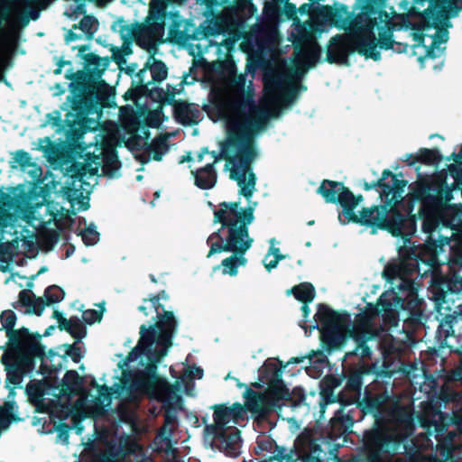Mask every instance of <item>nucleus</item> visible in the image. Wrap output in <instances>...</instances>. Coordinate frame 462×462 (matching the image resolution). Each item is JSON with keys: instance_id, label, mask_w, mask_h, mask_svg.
I'll list each match as a JSON object with an SVG mask.
<instances>
[{"instance_id": "f8f14e48", "label": "nucleus", "mask_w": 462, "mask_h": 462, "mask_svg": "<svg viewBox=\"0 0 462 462\" xmlns=\"http://www.w3.org/2000/svg\"><path fill=\"white\" fill-rule=\"evenodd\" d=\"M316 324L311 328L320 332V340L328 351L340 348L346 340V324L349 314L339 313L326 304H319L315 314Z\"/></svg>"}, {"instance_id": "a878e982", "label": "nucleus", "mask_w": 462, "mask_h": 462, "mask_svg": "<svg viewBox=\"0 0 462 462\" xmlns=\"http://www.w3.org/2000/svg\"><path fill=\"white\" fill-rule=\"evenodd\" d=\"M321 54V48L318 42H314L311 46L300 51V60L296 63L295 73L300 79L308 69L316 66L319 61Z\"/></svg>"}, {"instance_id": "4d7b16f0", "label": "nucleus", "mask_w": 462, "mask_h": 462, "mask_svg": "<svg viewBox=\"0 0 462 462\" xmlns=\"http://www.w3.org/2000/svg\"><path fill=\"white\" fill-rule=\"evenodd\" d=\"M102 316L103 310L99 311L97 310H88L82 314L83 320L88 325L99 322L102 319Z\"/></svg>"}, {"instance_id": "13d9d810", "label": "nucleus", "mask_w": 462, "mask_h": 462, "mask_svg": "<svg viewBox=\"0 0 462 462\" xmlns=\"http://www.w3.org/2000/svg\"><path fill=\"white\" fill-rule=\"evenodd\" d=\"M224 424H217L214 421V424L207 425L205 427V431L207 434L213 435L216 439H222V437H226Z\"/></svg>"}, {"instance_id": "052dcab7", "label": "nucleus", "mask_w": 462, "mask_h": 462, "mask_svg": "<svg viewBox=\"0 0 462 462\" xmlns=\"http://www.w3.org/2000/svg\"><path fill=\"white\" fill-rule=\"evenodd\" d=\"M18 298H19V303L22 306L27 307L29 309L32 307V304L33 303V300L36 298V296L30 290H22L19 292Z\"/></svg>"}, {"instance_id": "72a5a7b5", "label": "nucleus", "mask_w": 462, "mask_h": 462, "mask_svg": "<svg viewBox=\"0 0 462 462\" xmlns=\"http://www.w3.org/2000/svg\"><path fill=\"white\" fill-rule=\"evenodd\" d=\"M144 151L152 155V159L160 162L162 156L169 151L168 136L160 134L151 143H145Z\"/></svg>"}, {"instance_id": "4be33fe9", "label": "nucleus", "mask_w": 462, "mask_h": 462, "mask_svg": "<svg viewBox=\"0 0 462 462\" xmlns=\"http://www.w3.org/2000/svg\"><path fill=\"white\" fill-rule=\"evenodd\" d=\"M335 8L328 5H318L311 14L312 20L318 23V26L322 28L325 24L337 25L343 21V16L348 14V8L344 4H334Z\"/></svg>"}, {"instance_id": "6ab92c4d", "label": "nucleus", "mask_w": 462, "mask_h": 462, "mask_svg": "<svg viewBox=\"0 0 462 462\" xmlns=\"http://www.w3.org/2000/svg\"><path fill=\"white\" fill-rule=\"evenodd\" d=\"M360 398L341 396L339 399L340 409L330 420L331 430L336 435L344 433L352 427L356 420L355 412L358 410L357 402Z\"/></svg>"}, {"instance_id": "f03ea898", "label": "nucleus", "mask_w": 462, "mask_h": 462, "mask_svg": "<svg viewBox=\"0 0 462 462\" xmlns=\"http://www.w3.org/2000/svg\"><path fill=\"white\" fill-rule=\"evenodd\" d=\"M84 68L74 71L69 69L65 79L69 84V95L61 109H70L66 114L68 138L80 140L84 134L96 128L97 122L88 117L90 115L101 114L103 109L113 107L115 103L114 89L102 79L101 57L90 52L82 56Z\"/></svg>"}, {"instance_id": "2f4dec72", "label": "nucleus", "mask_w": 462, "mask_h": 462, "mask_svg": "<svg viewBox=\"0 0 462 462\" xmlns=\"http://www.w3.org/2000/svg\"><path fill=\"white\" fill-rule=\"evenodd\" d=\"M409 158H412V162H409V166H414L417 162L437 166L443 160V156L437 148H420L416 154L410 153Z\"/></svg>"}, {"instance_id": "423d86ee", "label": "nucleus", "mask_w": 462, "mask_h": 462, "mask_svg": "<svg viewBox=\"0 0 462 462\" xmlns=\"http://www.w3.org/2000/svg\"><path fill=\"white\" fill-rule=\"evenodd\" d=\"M394 46L393 30L390 27H381L378 38L374 32V26H365L359 32L345 36L337 34L329 40L325 61L329 64H348L349 55L356 52L365 59L374 61L381 60L377 50H391Z\"/></svg>"}, {"instance_id": "2eb2a0df", "label": "nucleus", "mask_w": 462, "mask_h": 462, "mask_svg": "<svg viewBox=\"0 0 462 462\" xmlns=\"http://www.w3.org/2000/svg\"><path fill=\"white\" fill-rule=\"evenodd\" d=\"M398 174L392 172L389 169H385L382 172V176L377 180L372 182L365 181L363 188L365 190H370L379 188V197L383 201L382 205H378L383 210L387 211L391 215L393 208L403 202V193L408 181L399 180Z\"/></svg>"}, {"instance_id": "69168bd1", "label": "nucleus", "mask_w": 462, "mask_h": 462, "mask_svg": "<svg viewBox=\"0 0 462 462\" xmlns=\"http://www.w3.org/2000/svg\"><path fill=\"white\" fill-rule=\"evenodd\" d=\"M298 88L306 89L307 88L303 85L299 86H291L289 87L283 94L284 102L291 104L296 98L298 95Z\"/></svg>"}, {"instance_id": "b1692460", "label": "nucleus", "mask_w": 462, "mask_h": 462, "mask_svg": "<svg viewBox=\"0 0 462 462\" xmlns=\"http://www.w3.org/2000/svg\"><path fill=\"white\" fill-rule=\"evenodd\" d=\"M346 189L347 187L341 181L323 180L316 192L324 199L326 203L339 204L343 208Z\"/></svg>"}, {"instance_id": "6e6d98bb", "label": "nucleus", "mask_w": 462, "mask_h": 462, "mask_svg": "<svg viewBox=\"0 0 462 462\" xmlns=\"http://www.w3.org/2000/svg\"><path fill=\"white\" fill-rule=\"evenodd\" d=\"M372 355V351L368 346L367 343L365 344H356L355 349L351 352L346 353V356H359L360 359L370 358Z\"/></svg>"}, {"instance_id": "a18cd8bd", "label": "nucleus", "mask_w": 462, "mask_h": 462, "mask_svg": "<svg viewBox=\"0 0 462 462\" xmlns=\"http://www.w3.org/2000/svg\"><path fill=\"white\" fill-rule=\"evenodd\" d=\"M78 236L82 237V241L87 246L95 245L100 237V234L97 231V227L93 223L81 230Z\"/></svg>"}, {"instance_id": "5701e85b", "label": "nucleus", "mask_w": 462, "mask_h": 462, "mask_svg": "<svg viewBox=\"0 0 462 462\" xmlns=\"http://www.w3.org/2000/svg\"><path fill=\"white\" fill-rule=\"evenodd\" d=\"M16 315L14 311L8 310L4 312L2 328L5 329L6 336L11 342V346H25L28 344V342H25V339H30V330L27 328L14 329Z\"/></svg>"}, {"instance_id": "864d4df0", "label": "nucleus", "mask_w": 462, "mask_h": 462, "mask_svg": "<svg viewBox=\"0 0 462 462\" xmlns=\"http://www.w3.org/2000/svg\"><path fill=\"white\" fill-rule=\"evenodd\" d=\"M225 443L226 449L229 450L230 453H236V445L240 441V430L235 429V430L229 434L226 433V437L221 439Z\"/></svg>"}, {"instance_id": "4468645a", "label": "nucleus", "mask_w": 462, "mask_h": 462, "mask_svg": "<svg viewBox=\"0 0 462 462\" xmlns=\"http://www.w3.org/2000/svg\"><path fill=\"white\" fill-rule=\"evenodd\" d=\"M179 322L174 313L163 310L162 313L156 315V322L147 326L145 324L140 327V342L148 348L156 345H165L166 347H171L172 340L177 334Z\"/></svg>"}, {"instance_id": "bb28decb", "label": "nucleus", "mask_w": 462, "mask_h": 462, "mask_svg": "<svg viewBox=\"0 0 462 462\" xmlns=\"http://www.w3.org/2000/svg\"><path fill=\"white\" fill-rule=\"evenodd\" d=\"M245 413V408L239 402H235L230 407L219 404L214 407L213 419L217 424L226 425L231 420L237 421L239 419H243Z\"/></svg>"}, {"instance_id": "c03bdc74", "label": "nucleus", "mask_w": 462, "mask_h": 462, "mask_svg": "<svg viewBox=\"0 0 462 462\" xmlns=\"http://www.w3.org/2000/svg\"><path fill=\"white\" fill-rule=\"evenodd\" d=\"M160 348L152 349V346L147 347L144 344H141L139 341V346H143L142 352L143 354L147 355L148 361H154L155 363H160L161 360L167 355L168 349L170 347H166L165 345H157Z\"/></svg>"}, {"instance_id": "0eeeda50", "label": "nucleus", "mask_w": 462, "mask_h": 462, "mask_svg": "<svg viewBox=\"0 0 462 462\" xmlns=\"http://www.w3.org/2000/svg\"><path fill=\"white\" fill-rule=\"evenodd\" d=\"M240 201L219 203V209L214 211V223H220L222 228H226V243L212 245L207 257L222 252H232L245 254L254 242L249 236L248 226L254 219V208H239Z\"/></svg>"}, {"instance_id": "473e14b6", "label": "nucleus", "mask_w": 462, "mask_h": 462, "mask_svg": "<svg viewBox=\"0 0 462 462\" xmlns=\"http://www.w3.org/2000/svg\"><path fill=\"white\" fill-rule=\"evenodd\" d=\"M369 373V368L362 366L358 369L350 371L346 376L345 385L346 391L354 394L353 397L360 398V393L363 386V377Z\"/></svg>"}, {"instance_id": "0e129e2a", "label": "nucleus", "mask_w": 462, "mask_h": 462, "mask_svg": "<svg viewBox=\"0 0 462 462\" xmlns=\"http://www.w3.org/2000/svg\"><path fill=\"white\" fill-rule=\"evenodd\" d=\"M72 172V178L81 181L82 179L86 176L87 168L84 164L79 162H74L70 167Z\"/></svg>"}, {"instance_id": "ea45409f", "label": "nucleus", "mask_w": 462, "mask_h": 462, "mask_svg": "<svg viewBox=\"0 0 462 462\" xmlns=\"http://www.w3.org/2000/svg\"><path fill=\"white\" fill-rule=\"evenodd\" d=\"M297 32L299 34L300 41L308 42L312 40L313 34L317 32H322L323 29L318 26V23L311 21L300 23L296 27Z\"/></svg>"}, {"instance_id": "49530a36", "label": "nucleus", "mask_w": 462, "mask_h": 462, "mask_svg": "<svg viewBox=\"0 0 462 462\" xmlns=\"http://www.w3.org/2000/svg\"><path fill=\"white\" fill-rule=\"evenodd\" d=\"M43 296L50 306L60 302L65 297V291L58 285H51L45 289Z\"/></svg>"}, {"instance_id": "412c9836", "label": "nucleus", "mask_w": 462, "mask_h": 462, "mask_svg": "<svg viewBox=\"0 0 462 462\" xmlns=\"http://www.w3.org/2000/svg\"><path fill=\"white\" fill-rule=\"evenodd\" d=\"M245 397L246 399L245 404V411H249L252 416L258 420L267 419L277 408L273 399L267 394L254 392L250 388H246Z\"/></svg>"}, {"instance_id": "f257e3e1", "label": "nucleus", "mask_w": 462, "mask_h": 462, "mask_svg": "<svg viewBox=\"0 0 462 462\" xmlns=\"http://www.w3.org/2000/svg\"><path fill=\"white\" fill-rule=\"evenodd\" d=\"M361 418L371 415L374 423L363 433L364 449L367 452L365 462H392L405 449L406 431L413 430V413L402 404L400 398L388 388L365 390L357 402Z\"/></svg>"}, {"instance_id": "c9c22d12", "label": "nucleus", "mask_w": 462, "mask_h": 462, "mask_svg": "<svg viewBox=\"0 0 462 462\" xmlns=\"http://www.w3.org/2000/svg\"><path fill=\"white\" fill-rule=\"evenodd\" d=\"M83 378L76 370H68L61 382V392L65 394L77 393L81 389Z\"/></svg>"}, {"instance_id": "6e6552de", "label": "nucleus", "mask_w": 462, "mask_h": 462, "mask_svg": "<svg viewBox=\"0 0 462 462\" xmlns=\"http://www.w3.org/2000/svg\"><path fill=\"white\" fill-rule=\"evenodd\" d=\"M158 364L151 360L143 370H138L132 377L123 380V389L126 391L128 401L137 402L143 397L162 402L169 400L172 387L157 373Z\"/></svg>"}, {"instance_id": "7ed1b4c3", "label": "nucleus", "mask_w": 462, "mask_h": 462, "mask_svg": "<svg viewBox=\"0 0 462 462\" xmlns=\"http://www.w3.org/2000/svg\"><path fill=\"white\" fill-rule=\"evenodd\" d=\"M264 116L248 119L245 122L233 121L227 125L226 138L220 143V152L216 151L208 153L214 157V164L225 160L226 166H233L230 171V179L236 180L239 195L249 200L256 185V175L252 171V164L258 156L254 143V135L264 127Z\"/></svg>"}, {"instance_id": "37998d69", "label": "nucleus", "mask_w": 462, "mask_h": 462, "mask_svg": "<svg viewBox=\"0 0 462 462\" xmlns=\"http://www.w3.org/2000/svg\"><path fill=\"white\" fill-rule=\"evenodd\" d=\"M13 207L14 198L7 193H3L0 198V229L6 226V217Z\"/></svg>"}, {"instance_id": "4c0bfd02", "label": "nucleus", "mask_w": 462, "mask_h": 462, "mask_svg": "<svg viewBox=\"0 0 462 462\" xmlns=\"http://www.w3.org/2000/svg\"><path fill=\"white\" fill-rule=\"evenodd\" d=\"M146 69L151 71L152 80L150 82L152 83H161L167 79L168 67L161 60L153 59L152 63H151L150 60H147Z\"/></svg>"}, {"instance_id": "20e7f679", "label": "nucleus", "mask_w": 462, "mask_h": 462, "mask_svg": "<svg viewBox=\"0 0 462 462\" xmlns=\"http://www.w3.org/2000/svg\"><path fill=\"white\" fill-rule=\"evenodd\" d=\"M420 167L416 168L417 180L410 184V192L408 194V201L406 203V217H413L415 218V232L417 230V217L412 214L414 204L420 203L418 211V217L422 220V231L428 235L423 246L417 248L415 245L407 248L411 240L404 243V246L399 249L400 255L405 260H413L415 262H422L427 264H432L437 260L439 254L445 251L444 247L449 245L450 238L439 234L443 227L440 224V218L437 212L441 205L440 199L430 198L429 194L430 187L423 184L421 180ZM412 236H409L411 239Z\"/></svg>"}, {"instance_id": "e433bc0d", "label": "nucleus", "mask_w": 462, "mask_h": 462, "mask_svg": "<svg viewBox=\"0 0 462 462\" xmlns=\"http://www.w3.org/2000/svg\"><path fill=\"white\" fill-rule=\"evenodd\" d=\"M289 293H292L295 299L302 303H310L316 296V290L312 283L304 282L293 286Z\"/></svg>"}, {"instance_id": "9d476101", "label": "nucleus", "mask_w": 462, "mask_h": 462, "mask_svg": "<svg viewBox=\"0 0 462 462\" xmlns=\"http://www.w3.org/2000/svg\"><path fill=\"white\" fill-rule=\"evenodd\" d=\"M328 450H324L319 439L310 434H301L297 439V458L292 454H284V448L278 451L274 458L280 462H365L367 452L364 449V442L357 460H341L337 449L325 443Z\"/></svg>"}, {"instance_id": "8fccbe9b", "label": "nucleus", "mask_w": 462, "mask_h": 462, "mask_svg": "<svg viewBox=\"0 0 462 462\" xmlns=\"http://www.w3.org/2000/svg\"><path fill=\"white\" fill-rule=\"evenodd\" d=\"M71 333H69L77 341L82 340L87 335V328L85 325L78 317H71Z\"/></svg>"}, {"instance_id": "a211bd4d", "label": "nucleus", "mask_w": 462, "mask_h": 462, "mask_svg": "<svg viewBox=\"0 0 462 462\" xmlns=\"http://www.w3.org/2000/svg\"><path fill=\"white\" fill-rule=\"evenodd\" d=\"M261 382L269 383L268 396L271 397L275 406L281 407V401H287L291 398V393L282 379V370L273 364L264 365L260 370Z\"/></svg>"}, {"instance_id": "58836bf2", "label": "nucleus", "mask_w": 462, "mask_h": 462, "mask_svg": "<svg viewBox=\"0 0 462 462\" xmlns=\"http://www.w3.org/2000/svg\"><path fill=\"white\" fill-rule=\"evenodd\" d=\"M212 71L219 77L226 79L236 72V65L233 59H226L224 60H217L212 63Z\"/></svg>"}, {"instance_id": "7c9ffc66", "label": "nucleus", "mask_w": 462, "mask_h": 462, "mask_svg": "<svg viewBox=\"0 0 462 462\" xmlns=\"http://www.w3.org/2000/svg\"><path fill=\"white\" fill-rule=\"evenodd\" d=\"M195 185L201 189H210L217 183V172L214 163H208L196 171H192Z\"/></svg>"}, {"instance_id": "1a4fd4ad", "label": "nucleus", "mask_w": 462, "mask_h": 462, "mask_svg": "<svg viewBox=\"0 0 462 462\" xmlns=\"http://www.w3.org/2000/svg\"><path fill=\"white\" fill-rule=\"evenodd\" d=\"M418 263V262H416ZM405 260L401 264L388 265L384 271L383 275L388 281L395 278H400L401 282L398 285L399 291L393 297V302L386 300L379 299V304L382 306L383 310L388 311L394 307L395 309L407 310L413 313L420 308L421 300L418 297V289L413 280L410 278H403V273H413L417 269V264H412L411 267H407Z\"/></svg>"}, {"instance_id": "bf43d9fd", "label": "nucleus", "mask_w": 462, "mask_h": 462, "mask_svg": "<svg viewBox=\"0 0 462 462\" xmlns=\"http://www.w3.org/2000/svg\"><path fill=\"white\" fill-rule=\"evenodd\" d=\"M32 157L30 156V154L23 151V150H19L15 152V155H14V162L16 163H18L20 165V167L22 169H25L29 166L32 165Z\"/></svg>"}, {"instance_id": "ddd939ff", "label": "nucleus", "mask_w": 462, "mask_h": 462, "mask_svg": "<svg viewBox=\"0 0 462 462\" xmlns=\"http://www.w3.org/2000/svg\"><path fill=\"white\" fill-rule=\"evenodd\" d=\"M421 180L423 184L430 187V197L441 200V205L437 210L441 226L454 231L462 218V204H449L453 199L452 189H449L444 178L434 174H421Z\"/></svg>"}, {"instance_id": "393cba45", "label": "nucleus", "mask_w": 462, "mask_h": 462, "mask_svg": "<svg viewBox=\"0 0 462 462\" xmlns=\"http://www.w3.org/2000/svg\"><path fill=\"white\" fill-rule=\"evenodd\" d=\"M87 161L90 163L102 165L103 174L106 177L113 178L116 172L121 168V162L118 159L117 152L115 149L107 150L103 153L101 159L99 155L88 154Z\"/></svg>"}, {"instance_id": "a19ab883", "label": "nucleus", "mask_w": 462, "mask_h": 462, "mask_svg": "<svg viewBox=\"0 0 462 462\" xmlns=\"http://www.w3.org/2000/svg\"><path fill=\"white\" fill-rule=\"evenodd\" d=\"M264 88L269 91H276L283 88L284 85L289 82V78L281 73H273V75L264 76Z\"/></svg>"}, {"instance_id": "774afa93", "label": "nucleus", "mask_w": 462, "mask_h": 462, "mask_svg": "<svg viewBox=\"0 0 462 462\" xmlns=\"http://www.w3.org/2000/svg\"><path fill=\"white\" fill-rule=\"evenodd\" d=\"M161 113H162L161 110H154V111H151L148 114L146 120H147V125L150 127L157 128L161 125V124H162V120L160 117Z\"/></svg>"}, {"instance_id": "f3484780", "label": "nucleus", "mask_w": 462, "mask_h": 462, "mask_svg": "<svg viewBox=\"0 0 462 462\" xmlns=\"http://www.w3.org/2000/svg\"><path fill=\"white\" fill-rule=\"evenodd\" d=\"M430 10L438 14L437 19L435 17L432 19V22L435 23V26L432 28H435L437 32L431 37L434 44L439 46L440 43L448 42V29L452 26L449 19L457 17L462 11V0H437L435 8H430Z\"/></svg>"}, {"instance_id": "09e8293b", "label": "nucleus", "mask_w": 462, "mask_h": 462, "mask_svg": "<svg viewBox=\"0 0 462 462\" xmlns=\"http://www.w3.org/2000/svg\"><path fill=\"white\" fill-rule=\"evenodd\" d=\"M95 23H97L96 17L92 15H85L78 24H73V29H80L86 33L88 39H91L95 32L93 30V25Z\"/></svg>"}, {"instance_id": "338daca9", "label": "nucleus", "mask_w": 462, "mask_h": 462, "mask_svg": "<svg viewBox=\"0 0 462 462\" xmlns=\"http://www.w3.org/2000/svg\"><path fill=\"white\" fill-rule=\"evenodd\" d=\"M66 355L70 356L74 363H79L83 356L79 346L74 345H67Z\"/></svg>"}, {"instance_id": "603ef678", "label": "nucleus", "mask_w": 462, "mask_h": 462, "mask_svg": "<svg viewBox=\"0 0 462 462\" xmlns=\"http://www.w3.org/2000/svg\"><path fill=\"white\" fill-rule=\"evenodd\" d=\"M227 84L236 89L237 94L245 93V84H246V75L245 74H236L235 72L231 75L227 79Z\"/></svg>"}, {"instance_id": "c756f323", "label": "nucleus", "mask_w": 462, "mask_h": 462, "mask_svg": "<svg viewBox=\"0 0 462 462\" xmlns=\"http://www.w3.org/2000/svg\"><path fill=\"white\" fill-rule=\"evenodd\" d=\"M173 114L176 120L184 125H197L199 121V111L186 101L176 104Z\"/></svg>"}, {"instance_id": "79ce46f5", "label": "nucleus", "mask_w": 462, "mask_h": 462, "mask_svg": "<svg viewBox=\"0 0 462 462\" xmlns=\"http://www.w3.org/2000/svg\"><path fill=\"white\" fill-rule=\"evenodd\" d=\"M189 76V73H184L182 76L181 81L178 84L179 87H180V89H176V86L167 84L166 86V91H164L165 94V104L167 105H172L173 106L178 104L175 100L176 95H179L183 90V88L185 85H188V78Z\"/></svg>"}, {"instance_id": "cd10ccee", "label": "nucleus", "mask_w": 462, "mask_h": 462, "mask_svg": "<svg viewBox=\"0 0 462 462\" xmlns=\"http://www.w3.org/2000/svg\"><path fill=\"white\" fill-rule=\"evenodd\" d=\"M436 15L437 14H434L433 10L426 8L420 14V20L417 23H412L411 29L414 31L412 32V38L413 41L416 42L413 47L424 46V32L432 29V27L435 26V23L432 22V19L434 16L435 19H437L438 16Z\"/></svg>"}, {"instance_id": "e2e57ef3", "label": "nucleus", "mask_w": 462, "mask_h": 462, "mask_svg": "<svg viewBox=\"0 0 462 462\" xmlns=\"http://www.w3.org/2000/svg\"><path fill=\"white\" fill-rule=\"evenodd\" d=\"M45 306H48L46 300L42 297H36L32 304V307L28 309V313H33L37 316H41L45 309Z\"/></svg>"}, {"instance_id": "dca6fc26", "label": "nucleus", "mask_w": 462, "mask_h": 462, "mask_svg": "<svg viewBox=\"0 0 462 462\" xmlns=\"http://www.w3.org/2000/svg\"><path fill=\"white\" fill-rule=\"evenodd\" d=\"M216 109L218 111L221 117L227 116V110H230L235 116L242 117L243 120L231 119L227 122V125L233 121L245 122L248 119L259 118L264 116V125L267 124L269 115L266 111L258 108L253 100V96L250 93H240L236 97L230 99H224L222 97H216L213 101Z\"/></svg>"}, {"instance_id": "9b49d317", "label": "nucleus", "mask_w": 462, "mask_h": 462, "mask_svg": "<svg viewBox=\"0 0 462 462\" xmlns=\"http://www.w3.org/2000/svg\"><path fill=\"white\" fill-rule=\"evenodd\" d=\"M45 347L38 342H28L25 346H11L9 354H3L1 362L6 371L5 387L9 384L20 386L24 375L34 368L35 358L42 359Z\"/></svg>"}, {"instance_id": "680f3d73", "label": "nucleus", "mask_w": 462, "mask_h": 462, "mask_svg": "<svg viewBox=\"0 0 462 462\" xmlns=\"http://www.w3.org/2000/svg\"><path fill=\"white\" fill-rule=\"evenodd\" d=\"M322 400L326 404H330L338 402L341 396H345L344 394L335 395L332 387H327L322 389L321 393Z\"/></svg>"}, {"instance_id": "f704fd0d", "label": "nucleus", "mask_w": 462, "mask_h": 462, "mask_svg": "<svg viewBox=\"0 0 462 462\" xmlns=\"http://www.w3.org/2000/svg\"><path fill=\"white\" fill-rule=\"evenodd\" d=\"M166 17V7L163 3H152L150 6L147 23L149 27L154 30L163 29L164 20Z\"/></svg>"}, {"instance_id": "39448f33", "label": "nucleus", "mask_w": 462, "mask_h": 462, "mask_svg": "<svg viewBox=\"0 0 462 462\" xmlns=\"http://www.w3.org/2000/svg\"><path fill=\"white\" fill-rule=\"evenodd\" d=\"M345 195L342 214L346 220H342L340 215L338 216L342 224L351 222L371 227L372 234H376L378 229L385 230L393 236L402 237L405 244L409 242V236L414 235L415 218L413 217L404 216L398 208H393L389 215L379 206L363 208L359 215H356L355 209L364 200L363 195H355L348 188Z\"/></svg>"}, {"instance_id": "3c124183", "label": "nucleus", "mask_w": 462, "mask_h": 462, "mask_svg": "<svg viewBox=\"0 0 462 462\" xmlns=\"http://www.w3.org/2000/svg\"><path fill=\"white\" fill-rule=\"evenodd\" d=\"M238 254L233 253L232 255L225 258L221 262V266L223 267L222 273L228 274L230 276H236L238 273L237 261L236 260V255Z\"/></svg>"}, {"instance_id": "c85d7f7f", "label": "nucleus", "mask_w": 462, "mask_h": 462, "mask_svg": "<svg viewBox=\"0 0 462 462\" xmlns=\"http://www.w3.org/2000/svg\"><path fill=\"white\" fill-rule=\"evenodd\" d=\"M29 9L18 15V22L22 26H26L30 20L36 21L40 17L42 10L46 9L51 0H17Z\"/></svg>"}, {"instance_id": "de8ad7c7", "label": "nucleus", "mask_w": 462, "mask_h": 462, "mask_svg": "<svg viewBox=\"0 0 462 462\" xmlns=\"http://www.w3.org/2000/svg\"><path fill=\"white\" fill-rule=\"evenodd\" d=\"M348 332L356 344L367 343L373 337L371 329L363 326H357Z\"/></svg>"}, {"instance_id": "aec40b11", "label": "nucleus", "mask_w": 462, "mask_h": 462, "mask_svg": "<svg viewBox=\"0 0 462 462\" xmlns=\"http://www.w3.org/2000/svg\"><path fill=\"white\" fill-rule=\"evenodd\" d=\"M141 446L130 435L124 434L119 438L118 445L108 443L100 456L101 462H119L126 457L135 454Z\"/></svg>"}, {"instance_id": "5fc2aeb1", "label": "nucleus", "mask_w": 462, "mask_h": 462, "mask_svg": "<svg viewBox=\"0 0 462 462\" xmlns=\"http://www.w3.org/2000/svg\"><path fill=\"white\" fill-rule=\"evenodd\" d=\"M450 174L454 177L455 180L449 189L453 190L462 191V169L455 164L449 166Z\"/></svg>"}]
</instances>
